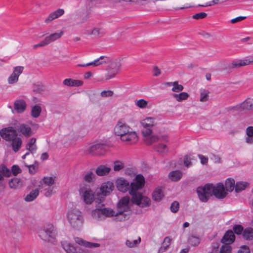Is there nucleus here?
I'll list each match as a JSON object with an SVG mask.
<instances>
[{"instance_id":"obj_1","label":"nucleus","mask_w":253,"mask_h":253,"mask_svg":"<svg viewBox=\"0 0 253 253\" xmlns=\"http://www.w3.org/2000/svg\"><path fill=\"white\" fill-rule=\"evenodd\" d=\"M144 183V176L141 174L137 175L135 181L131 183V190L129 192L132 196L131 200L133 203L142 208L149 206L151 201L149 198L143 197L141 193L137 192L138 190L142 188Z\"/></svg>"},{"instance_id":"obj_2","label":"nucleus","mask_w":253,"mask_h":253,"mask_svg":"<svg viewBox=\"0 0 253 253\" xmlns=\"http://www.w3.org/2000/svg\"><path fill=\"white\" fill-rule=\"evenodd\" d=\"M114 131L116 135L120 137L122 141L129 144L134 143L138 141L136 133L122 119L120 120L115 126Z\"/></svg>"},{"instance_id":"obj_3","label":"nucleus","mask_w":253,"mask_h":253,"mask_svg":"<svg viewBox=\"0 0 253 253\" xmlns=\"http://www.w3.org/2000/svg\"><path fill=\"white\" fill-rule=\"evenodd\" d=\"M0 135L7 142V146L11 147L14 152H17L20 150L22 141L17 136L18 134L15 128L13 127L2 128L0 131Z\"/></svg>"},{"instance_id":"obj_4","label":"nucleus","mask_w":253,"mask_h":253,"mask_svg":"<svg viewBox=\"0 0 253 253\" xmlns=\"http://www.w3.org/2000/svg\"><path fill=\"white\" fill-rule=\"evenodd\" d=\"M67 218L71 226L76 229L82 226L84 221L82 212L77 208L69 210L67 213Z\"/></svg>"},{"instance_id":"obj_5","label":"nucleus","mask_w":253,"mask_h":253,"mask_svg":"<svg viewBox=\"0 0 253 253\" xmlns=\"http://www.w3.org/2000/svg\"><path fill=\"white\" fill-rule=\"evenodd\" d=\"M95 202L97 203L96 209L91 211V216L93 218L101 219L104 216L110 217L114 215L115 211L110 209L105 208L101 199L97 200Z\"/></svg>"},{"instance_id":"obj_6","label":"nucleus","mask_w":253,"mask_h":253,"mask_svg":"<svg viewBox=\"0 0 253 253\" xmlns=\"http://www.w3.org/2000/svg\"><path fill=\"white\" fill-rule=\"evenodd\" d=\"M39 234L41 238L45 242L53 243L55 241L57 233L54 227L51 224L44 226Z\"/></svg>"},{"instance_id":"obj_7","label":"nucleus","mask_w":253,"mask_h":253,"mask_svg":"<svg viewBox=\"0 0 253 253\" xmlns=\"http://www.w3.org/2000/svg\"><path fill=\"white\" fill-rule=\"evenodd\" d=\"M211 184H206L204 186H199L197 189L200 200L203 202H207L212 196Z\"/></svg>"},{"instance_id":"obj_8","label":"nucleus","mask_w":253,"mask_h":253,"mask_svg":"<svg viewBox=\"0 0 253 253\" xmlns=\"http://www.w3.org/2000/svg\"><path fill=\"white\" fill-rule=\"evenodd\" d=\"M140 123L143 127V129L142 130L143 135L148 136L151 135L152 132L151 127L155 125V119L152 117H147L142 120Z\"/></svg>"},{"instance_id":"obj_9","label":"nucleus","mask_w":253,"mask_h":253,"mask_svg":"<svg viewBox=\"0 0 253 253\" xmlns=\"http://www.w3.org/2000/svg\"><path fill=\"white\" fill-rule=\"evenodd\" d=\"M211 189H212V195H213L216 198L222 199L226 196L227 193L225 191V188L223 183H218L216 185L211 184Z\"/></svg>"},{"instance_id":"obj_10","label":"nucleus","mask_w":253,"mask_h":253,"mask_svg":"<svg viewBox=\"0 0 253 253\" xmlns=\"http://www.w3.org/2000/svg\"><path fill=\"white\" fill-rule=\"evenodd\" d=\"M129 197L128 196L122 198L118 204V212L117 213L115 212L114 215L117 216L123 214L125 212L128 211L129 210Z\"/></svg>"},{"instance_id":"obj_11","label":"nucleus","mask_w":253,"mask_h":253,"mask_svg":"<svg viewBox=\"0 0 253 253\" xmlns=\"http://www.w3.org/2000/svg\"><path fill=\"white\" fill-rule=\"evenodd\" d=\"M24 67L19 66L13 68V71L7 78V82L9 84H12L16 83L19 80V76L23 73Z\"/></svg>"},{"instance_id":"obj_12","label":"nucleus","mask_w":253,"mask_h":253,"mask_svg":"<svg viewBox=\"0 0 253 253\" xmlns=\"http://www.w3.org/2000/svg\"><path fill=\"white\" fill-rule=\"evenodd\" d=\"M253 63V56L248 59L233 61L228 65L230 69H237Z\"/></svg>"},{"instance_id":"obj_13","label":"nucleus","mask_w":253,"mask_h":253,"mask_svg":"<svg viewBox=\"0 0 253 253\" xmlns=\"http://www.w3.org/2000/svg\"><path fill=\"white\" fill-rule=\"evenodd\" d=\"M27 104L26 102L23 99L16 100L14 103V109L12 108L11 106L9 107L11 109L12 111H15L17 113H22L25 111L26 109Z\"/></svg>"},{"instance_id":"obj_14","label":"nucleus","mask_w":253,"mask_h":253,"mask_svg":"<svg viewBox=\"0 0 253 253\" xmlns=\"http://www.w3.org/2000/svg\"><path fill=\"white\" fill-rule=\"evenodd\" d=\"M234 109L236 111H242L244 110H253V99L248 98L242 103L235 106Z\"/></svg>"},{"instance_id":"obj_15","label":"nucleus","mask_w":253,"mask_h":253,"mask_svg":"<svg viewBox=\"0 0 253 253\" xmlns=\"http://www.w3.org/2000/svg\"><path fill=\"white\" fill-rule=\"evenodd\" d=\"M106 145L97 143L91 146L88 151L91 154H102L106 150Z\"/></svg>"},{"instance_id":"obj_16","label":"nucleus","mask_w":253,"mask_h":253,"mask_svg":"<svg viewBox=\"0 0 253 253\" xmlns=\"http://www.w3.org/2000/svg\"><path fill=\"white\" fill-rule=\"evenodd\" d=\"M116 185L118 189L123 192H125L128 190H131V184L123 178L118 179L116 181Z\"/></svg>"},{"instance_id":"obj_17","label":"nucleus","mask_w":253,"mask_h":253,"mask_svg":"<svg viewBox=\"0 0 253 253\" xmlns=\"http://www.w3.org/2000/svg\"><path fill=\"white\" fill-rule=\"evenodd\" d=\"M16 131L21 132L25 137H29L33 134L31 127L27 125L20 124L15 127Z\"/></svg>"},{"instance_id":"obj_18","label":"nucleus","mask_w":253,"mask_h":253,"mask_svg":"<svg viewBox=\"0 0 253 253\" xmlns=\"http://www.w3.org/2000/svg\"><path fill=\"white\" fill-rule=\"evenodd\" d=\"M114 184L112 182L107 181L103 183L100 188V191L102 195H108L114 189Z\"/></svg>"},{"instance_id":"obj_19","label":"nucleus","mask_w":253,"mask_h":253,"mask_svg":"<svg viewBox=\"0 0 253 253\" xmlns=\"http://www.w3.org/2000/svg\"><path fill=\"white\" fill-rule=\"evenodd\" d=\"M83 197L84 202L86 204H91L94 200V194L90 189H86L83 191Z\"/></svg>"},{"instance_id":"obj_20","label":"nucleus","mask_w":253,"mask_h":253,"mask_svg":"<svg viewBox=\"0 0 253 253\" xmlns=\"http://www.w3.org/2000/svg\"><path fill=\"white\" fill-rule=\"evenodd\" d=\"M235 239V236L234 232L231 230H229L226 232L225 234L221 239L222 243H226L230 245L233 243Z\"/></svg>"},{"instance_id":"obj_21","label":"nucleus","mask_w":253,"mask_h":253,"mask_svg":"<svg viewBox=\"0 0 253 253\" xmlns=\"http://www.w3.org/2000/svg\"><path fill=\"white\" fill-rule=\"evenodd\" d=\"M64 10L63 9H58L55 11H53L49 14L48 16L45 19L44 22L45 23H49L53 20L58 18L60 16L63 15Z\"/></svg>"},{"instance_id":"obj_22","label":"nucleus","mask_w":253,"mask_h":253,"mask_svg":"<svg viewBox=\"0 0 253 253\" xmlns=\"http://www.w3.org/2000/svg\"><path fill=\"white\" fill-rule=\"evenodd\" d=\"M63 34L64 32L63 31H61L59 33H54L48 35V36H46L44 39L45 44L48 45L50 43L60 39L63 35Z\"/></svg>"},{"instance_id":"obj_23","label":"nucleus","mask_w":253,"mask_h":253,"mask_svg":"<svg viewBox=\"0 0 253 253\" xmlns=\"http://www.w3.org/2000/svg\"><path fill=\"white\" fill-rule=\"evenodd\" d=\"M8 185L11 189H18L22 187L23 181L20 178L14 177L9 180Z\"/></svg>"},{"instance_id":"obj_24","label":"nucleus","mask_w":253,"mask_h":253,"mask_svg":"<svg viewBox=\"0 0 253 253\" xmlns=\"http://www.w3.org/2000/svg\"><path fill=\"white\" fill-rule=\"evenodd\" d=\"M122 64V59L119 58L112 60L108 67L118 73Z\"/></svg>"},{"instance_id":"obj_25","label":"nucleus","mask_w":253,"mask_h":253,"mask_svg":"<svg viewBox=\"0 0 253 253\" xmlns=\"http://www.w3.org/2000/svg\"><path fill=\"white\" fill-rule=\"evenodd\" d=\"M75 241L79 245H83L85 247L89 248H97L100 246L98 243L88 242L79 238H76L75 239Z\"/></svg>"},{"instance_id":"obj_26","label":"nucleus","mask_w":253,"mask_h":253,"mask_svg":"<svg viewBox=\"0 0 253 253\" xmlns=\"http://www.w3.org/2000/svg\"><path fill=\"white\" fill-rule=\"evenodd\" d=\"M63 84L71 86H80L83 85V82L80 80L66 79L64 80Z\"/></svg>"},{"instance_id":"obj_27","label":"nucleus","mask_w":253,"mask_h":253,"mask_svg":"<svg viewBox=\"0 0 253 253\" xmlns=\"http://www.w3.org/2000/svg\"><path fill=\"white\" fill-rule=\"evenodd\" d=\"M246 134L247 136L245 138L246 142L248 144H253V126H250L246 128Z\"/></svg>"},{"instance_id":"obj_28","label":"nucleus","mask_w":253,"mask_h":253,"mask_svg":"<svg viewBox=\"0 0 253 253\" xmlns=\"http://www.w3.org/2000/svg\"><path fill=\"white\" fill-rule=\"evenodd\" d=\"M182 176V173L179 170H173L169 174V178L172 181L179 180Z\"/></svg>"},{"instance_id":"obj_29","label":"nucleus","mask_w":253,"mask_h":253,"mask_svg":"<svg viewBox=\"0 0 253 253\" xmlns=\"http://www.w3.org/2000/svg\"><path fill=\"white\" fill-rule=\"evenodd\" d=\"M62 246L67 253H78L77 248L67 242H62Z\"/></svg>"},{"instance_id":"obj_30","label":"nucleus","mask_w":253,"mask_h":253,"mask_svg":"<svg viewBox=\"0 0 253 253\" xmlns=\"http://www.w3.org/2000/svg\"><path fill=\"white\" fill-rule=\"evenodd\" d=\"M111 169L104 165L99 166L96 169V173L98 176H103L109 173Z\"/></svg>"},{"instance_id":"obj_31","label":"nucleus","mask_w":253,"mask_h":253,"mask_svg":"<svg viewBox=\"0 0 253 253\" xmlns=\"http://www.w3.org/2000/svg\"><path fill=\"white\" fill-rule=\"evenodd\" d=\"M36 142V139L34 138H32L30 139L26 145V149L28 150L32 154L35 153L37 149Z\"/></svg>"},{"instance_id":"obj_32","label":"nucleus","mask_w":253,"mask_h":253,"mask_svg":"<svg viewBox=\"0 0 253 253\" xmlns=\"http://www.w3.org/2000/svg\"><path fill=\"white\" fill-rule=\"evenodd\" d=\"M39 191L38 189H35L32 190L30 193L27 195L25 197L24 200L26 202H31L34 200L39 195Z\"/></svg>"},{"instance_id":"obj_33","label":"nucleus","mask_w":253,"mask_h":253,"mask_svg":"<svg viewBox=\"0 0 253 253\" xmlns=\"http://www.w3.org/2000/svg\"><path fill=\"white\" fill-rule=\"evenodd\" d=\"M11 171L4 166H0V181L4 179V176L9 177L11 175Z\"/></svg>"},{"instance_id":"obj_34","label":"nucleus","mask_w":253,"mask_h":253,"mask_svg":"<svg viewBox=\"0 0 253 253\" xmlns=\"http://www.w3.org/2000/svg\"><path fill=\"white\" fill-rule=\"evenodd\" d=\"M172 96L175 98L177 101L181 102L186 100L189 97V95L187 92H182L179 94L173 93Z\"/></svg>"},{"instance_id":"obj_35","label":"nucleus","mask_w":253,"mask_h":253,"mask_svg":"<svg viewBox=\"0 0 253 253\" xmlns=\"http://www.w3.org/2000/svg\"><path fill=\"white\" fill-rule=\"evenodd\" d=\"M243 236L246 240H252L253 239V228H246L243 231Z\"/></svg>"},{"instance_id":"obj_36","label":"nucleus","mask_w":253,"mask_h":253,"mask_svg":"<svg viewBox=\"0 0 253 253\" xmlns=\"http://www.w3.org/2000/svg\"><path fill=\"white\" fill-rule=\"evenodd\" d=\"M225 189L227 191L232 192L235 189V181L231 178H228L225 181Z\"/></svg>"},{"instance_id":"obj_37","label":"nucleus","mask_w":253,"mask_h":253,"mask_svg":"<svg viewBox=\"0 0 253 253\" xmlns=\"http://www.w3.org/2000/svg\"><path fill=\"white\" fill-rule=\"evenodd\" d=\"M118 73L111 69L110 67H108L106 69V72L104 74V77L105 80H109L115 77L116 75Z\"/></svg>"},{"instance_id":"obj_38","label":"nucleus","mask_w":253,"mask_h":253,"mask_svg":"<svg viewBox=\"0 0 253 253\" xmlns=\"http://www.w3.org/2000/svg\"><path fill=\"white\" fill-rule=\"evenodd\" d=\"M164 197V194L161 189H156L152 193V198L155 201H160Z\"/></svg>"},{"instance_id":"obj_39","label":"nucleus","mask_w":253,"mask_h":253,"mask_svg":"<svg viewBox=\"0 0 253 253\" xmlns=\"http://www.w3.org/2000/svg\"><path fill=\"white\" fill-rule=\"evenodd\" d=\"M42 112L41 107L37 105L32 107L31 109V116L34 118H38Z\"/></svg>"},{"instance_id":"obj_40","label":"nucleus","mask_w":253,"mask_h":253,"mask_svg":"<svg viewBox=\"0 0 253 253\" xmlns=\"http://www.w3.org/2000/svg\"><path fill=\"white\" fill-rule=\"evenodd\" d=\"M249 185L248 182H238L235 185V191L239 193L246 188Z\"/></svg>"},{"instance_id":"obj_41","label":"nucleus","mask_w":253,"mask_h":253,"mask_svg":"<svg viewBox=\"0 0 253 253\" xmlns=\"http://www.w3.org/2000/svg\"><path fill=\"white\" fill-rule=\"evenodd\" d=\"M210 91L206 89H201L200 90V101L202 102L207 101L209 98Z\"/></svg>"},{"instance_id":"obj_42","label":"nucleus","mask_w":253,"mask_h":253,"mask_svg":"<svg viewBox=\"0 0 253 253\" xmlns=\"http://www.w3.org/2000/svg\"><path fill=\"white\" fill-rule=\"evenodd\" d=\"M141 242V238L138 237L137 240H133L132 241L127 240L126 242V245L129 248H134L136 247Z\"/></svg>"},{"instance_id":"obj_43","label":"nucleus","mask_w":253,"mask_h":253,"mask_svg":"<svg viewBox=\"0 0 253 253\" xmlns=\"http://www.w3.org/2000/svg\"><path fill=\"white\" fill-rule=\"evenodd\" d=\"M155 150L161 153H166L168 152V149L166 144H159L155 146Z\"/></svg>"},{"instance_id":"obj_44","label":"nucleus","mask_w":253,"mask_h":253,"mask_svg":"<svg viewBox=\"0 0 253 253\" xmlns=\"http://www.w3.org/2000/svg\"><path fill=\"white\" fill-rule=\"evenodd\" d=\"M223 244L220 249V253H231L232 250L231 246L228 244Z\"/></svg>"},{"instance_id":"obj_45","label":"nucleus","mask_w":253,"mask_h":253,"mask_svg":"<svg viewBox=\"0 0 253 253\" xmlns=\"http://www.w3.org/2000/svg\"><path fill=\"white\" fill-rule=\"evenodd\" d=\"M173 87L171 89V90L174 92H179L182 91L184 89V87L182 85L178 84L177 81H175L173 82Z\"/></svg>"},{"instance_id":"obj_46","label":"nucleus","mask_w":253,"mask_h":253,"mask_svg":"<svg viewBox=\"0 0 253 253\" xmlns=\"http://www.w3.org/2000/svg\"><path fill=\"white\" fill-rule=\"evenodd\" d=\"M146 140V143L150 145L153 143L156 142L159 140V137L157 135H148Z\"/></svg>"},{"instance_id":"obj_47","label":"nucleus","mask_w":253,"mask_h":253,"mask_svg":"<svg viewBox=\"0 0 253 253\" xmlns=\"http://www.w3.org/2000/svg\"><path fill=\"white\" fill-rule=\"evenodd\" d=\"M189 243L192 246H196L200 243V239L196 236H191L189 238Z\"/></svg>"},{"instance_id":"obj_48","label":"nucleus","mask_w":253,"mask_h":253,"mask_svg":"<svg viewBox=\"0 0 253 253\" xmlns=\"http://www.w3.org/2000/svg\"><path fill=\"white\" fill-rule=\"evenodd\" d=\"M89 34L94 35L95 37H101L104 35V32L101 29L94 28L92 29Z\"/></svg>"},{"instance_id":"obj_49","label":"nucleus","mask_w":253,"mask_h":253,"mask_svg":"<svg viewBox=\"0 0 253 253\" xmlns=\"http://www.w3.org/2000/svg\"><path fill=\"white\" fill-rule=\"evenodd\" d=\"M124 168V164L123 162L117 161L114 162V170L115 171H119Z\"/></svg>"},{"instance_id":"obj_50","label":"nucleus","mask_w":253,"mask_h":253,"mask_svg":"<svg viewBox=\"0 0 253 253\" xmlns=\"http://www.w3.org/2000/svg\"><path fill=\"white\" fill-rule=\"evenodd\" d=\"M95 175L92 171L87 172L84 175V179L87 182H91L95 177Z\"/></svg>"},{"instance_id":"obj_51","label":"nucleus","mask_w":253,"mask_h":253,"mask_svg":"<svg viewBox=\"0 0 253 253\" xmlns=\"http://www.w3.org/2000/svg\"><path fill=\"white\" fill-rule=\"evenodd\" d=\"M43 181L44 184L50 187L54 183V178L52 177H45L43 179Z\"/></svg>"},{"instance_id":"obj_52","label":"nucleus","mask_w":253,"mask_h":253,"mask_svg":"<svg viewBox=\"0 0 253 253\" xmlns=\"http://www.w3.org/2000/svg\"><path fill=\"white\" fill-rule=\"evenodd\" d=\"M233 230L235 234L237 235H240L244 231L243 227L239 224L235 225L233 227Z\"/></svg>"},{"instance_id":"obj_53","label":"nucleus","mask_w":253,"mask_h":253,"mask_svg":"<svg viewBox=\"0 0 253 253\" xmlns=\"http://www.w3.org/2000/svg\"><path fill=\"white\" fill-rule=\"evenodd\" d=\"M135 104L137 106L140 108H145L146 107L148 104V102L143 99H141L137 100Z\"/></svg>"},{"instance_id":"obj_54","label":"nucleus","mask_w":253,"mask_h":253,"mask_svg":"<svg viewBox=\"0 0 253 253\" xmlns=\"http://www.w3.org/2000/svg\"><path fill=\"white\" fill-rule=\"evenodd\" d=\"M103 58H104L103 56H100L99 58L97 59L96 60H95L92 62L88 63V65L89 66H93L94 67L101 65L103 64V62L104 61H100V60H102Z\"/></svg>"},{"instance_id":"obj_55","label":"nucleus","mask_w":253,"mask_h":253,"mask_svg":"<svg viewBox=\"0 0 253 253\" xmlns=\"http://www.w3.org/2000/svg\"><path fill=\"white\" fill-rule=\"evenodd\" d=\"M179 208V205L178 202L177 201H174L172 202V203L171 204L170 206V210L173 213H176L178 211V209Z\"/></svg>"},{"instance_id":"obj_56","label":"nucleus","mask_w":253,"mask_h":253,"mask_svg":"<svg viewBox=\"0 0 253 253\" xmlns=\"http://www.w3.org/2000/svg\"><path fill=\"white\" fill-rule=\"evenodd\" d=\"M114 92L112 90H104L100 93L101 97L105 98L108 97H111L113 95Z\"/></svg>"},{"instance_id":"obj_57","label":"nucleus","mask_w":253,"mask_h":253,"mask_svg":"<svg viewBox=\"0 0 253 253\" xmlns=\"http://www.w3.org/2000/svg\"><path fill=\"white\" fill-rule=\"evenodd\" d=\"M171 239L169 237H167L165 238L163 242V248H164V250H167V249L169 247L170 244Z\"/></svg>"},{"instance_id":"obj_58","label":"nucleus","mask_w":253,"mask_h":253,"mask_svg":"<svg viewBox=\"0 0 253 253\" xmlns=\"http://www.w3.org/2000/svg\"><path fill=\"white\" fill-rule=\"evenodd\" d=\"M11 171L14 175H16L21 172V170L18 166L14 165L12 167Z\"/></svg>"},{"instance_id":"obj_59","label":"nucleus","mask_w":253,"mask_h":253,"mask_svg":"<svg viewBox=\"0 0 253 253\" xmlns=\"http://www.w3.org/2000/svg\"><path fill=\"white\" fill-rule=\"evenodd\" d=\"M198 157L200 159L201 163L202 165H207L208 162V158L207 157H205L202 155L198 154Z\"/></svg>"},{"instance_id":"obj_60","label":"nucleus","mask_w":253,"mask_h":253,"mask_svg":"<svg viewBox=\"0 0 253 253\" xmlns=\"http://www.w3.org/2000/svg\"><path fill=\"white\" fill-rule=\"evenodd\" d=\"M211 159L215 163H220L221 158L218 155L211 154Z\"/></svg>"},{"instance_id":"obj_61","label":"nucleus","mask_w":253,"mask_h":253,"mask_svg":"<svg viewBox=\"0 0 253 253\" xmlns=\"http://www.w3.org/2000/svg\"><path fill=\"white\" fill-rule=\"evenodd\" d=\"M207 14L205 12H200L197 13L193 16V18L195 19H203L206 17Z\"/></svg>"},{"instance_id":"obj_62","label":"nucleus","mask_w":253,"mask_h":253,"mask_svg":"<svg viewBox=\"0 0 253 253\" xmlns=\"http://www.w3.org/2000/svg\"><path fill=\"white\" fill-rule=\"evenodd\" d=\"M250 250L248 247L247 246H243L241 247L240 249L238 250V253H250Z\"/></svg>"},{"instance_id":"obj_63","label":"nucleus","mask_w":253,"mask_h":253,"mask_svg":"<svg viewBox=\"0 0 253 253\" xmlns=\"http://www.w3.org/2000/svg\"><path fill=\"white\" fill-rule=\"evenodd\" d=\"M246 18V16H239V17H236L235 18L232 19L231 20V22L232 24H234V23H237L238 22L241 21H242L243 20H244Z\"/></svg>"},{"instance_id":"obj_64","label":"nucleus","mask_w":253,"mask_h":253,"mask_svg":"<svg viewBox=\"0 0 253 253\" xmlns=\"http://www.w3.org/2000/svg\"><path fill=\"white\" fill-rule=\"evenodd\" d=\"M184 164L186 167H189L191 165V159L188 156H185L184 158Z\"/></svg>"}]
</instances>
